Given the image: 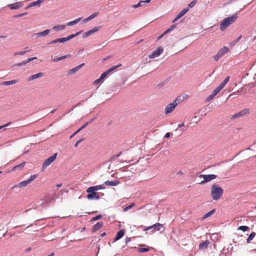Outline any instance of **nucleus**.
I'll list each match as a JSON object with an SVG mask.
<instances>
[{
  "instance_id": "nucleus-45",
  "label": "nucleus",
  "mask_w": 256,
  "mask_h": 256,
  "mask_svg": "<svg viewBox=\"0 0 256 256\" xmlns=\"http://www.w3.org/2000/svg\"><path fill=\"white\" fill-rule=\"evenodd\" d=\"M102 218V216L101 214H98L94 217H93L92 219H91V221L92 222H94V221H96L99 219H100V218Z\"/></svg>"
},
{
  "instance_id": "nucleus-30",
  "label": "nucleus",
  "mask_w": 256,
  "mask_h": 256,
  "mask_svg": "<svg viewBox=\"0 0 256 256\" xmlns=\"http://www.w3.org/2000/svg\"><path fill=\"white\" fill-rule=\"evenodd\" d=\"M66 25H58V26H54L52 27V30H55L57 31L61 30L64 28H65Z\"/></svg>"
},
{
  "instance_id": "nucleus-20",
  "label": "nucleus",
  "mask_w": 256,
  "mask_h": 256,
  "mask_svg": "<svg viewBox=\"0 0 256 256\" xmlns=\"http://www.w3.org/2000/svg\"><path fill=\"white\" fill-rule=\"evenodd\" d=\"M44 76V74L42 72H39V73L33 74V75L31 76H30L28 78V80L31 81L34 79L40 78L42 76Z\"/></svg>"
},
{
  "instance_id": "nucleus-52",
  "label": "nucleus",
  "mask_w": 256,
  "mask_h": 256,
  "mask_svg": "<svg viewBox=\"0 0 256 256\" xmlns=\"http://www.w3.org/2000/svg\"><path fill=\"white\" fill-rule=\"evenodd\" d=\"M28 13L27 12H24V13H22V14H18L16 15V16H15V17L16 18H20V17H22L26 14H27Z\"/></svg>"
},
{
  "instance_id": "nucleus-25",
  "label": "nucleus",
  "mask_w": 256,
  "mask_h": 256,
  "mask_svg": "<svg viewBox=\"0 0 256 256\" xmlns=\"http://www.w3.org/2000/svg\"><path fill=\"white\" fill-rule=\"evenodd\" d=\"M82 32V30L79 31V32H77L75 34H70V35L68 36L66 38H64V39L66 40V42L69 40H71L72 38H75L76 36H78Z\"/></svg>"
},
{
  "instance_id": "nucleus-56",
  "label": "nucleus",
  "mask_w": 256,
  "mask_h": 256,
  "mask_svg": "<svg viewBox=\"0 0 256 256\" xmlns=\"http://www.w3.org/2000/svg\"><path fill=\"white\" fill-rule=\"evenodd\" d=\"M194 120H195L196 122H198L200 121V118H198V116H194Z\"/></svg>"
},
{
  "instance_id": "nucleus-35",
  "label": "nucleus",
  "mask_w": 256,
  "mask_h": 256,
  "mask_svg": "<svg viewBox=\"0 0 256 256\" xmlns=\"http://www.w3.org/2000/svg\"><path fill=\"white\" fill-rule=\"evenodd\" d=\"M256 233L254 232H252L251 234L249 235L248 238L246 239V242L250 243L254 238L256 236Z\"/></svg>"
},
{
  "instance_id": "nucleus-64",
  "label": "nucleus",
  "mask_w": 256,
  "mask_h": 256,
  "mask_svg": "<svg viewBox=\"0 0 256 256\" xmlns=\"http://www.w3.org/2000/svg\"><path fill=\"white\" fill-rule=\"evenodd\" d=\"M177 174H180L182 175V174H183V172H182V171H179V172L177 173Z\"/></svg>"
},
{
  "instance_id": "nucleus-18",
  "label": "nucleus",
  "mask_w": 256,
  "mask_h": 256,
  "mask_svg": "<svg viewBox=\"0 0 256 256\" xmlns=\"http://www.w3.org/2000/svg\"><path fill=\"white\" fill-rule=\"evenodd\" d=\"M150 2V0H140L136 4L133 5L132 8H136L140 6H142L144 4L149 3Z\"/></svg>"
},
{
  "instance_id": "nucleus-2",
  "label": "nucleus",
  "mask_w": 256,
  "mask_h": 256,
  "mask_svg": "<svg viewBox=\"0 0 256 256\" xmlns=\"http://www.w3.org/2000/svg\"><path fill=\"white\" fill-rule=\"evenodd\" d=\"M237 18L236 15H233L225 18L220 24V30L222 31L224 30L230 24L234 22Z\"/></svg>"
},
{
  "instance_id": "nucleus-8",
  "label": "nucleus",
  "mask_w": 256,
  "mask_h": 256,
  "mask_svg": "<svg viewBox=\"0 0 256 256\" xmlns=\"http://www.w3.org/2000/svg\"><path fill=\"white\" fill-rule=\"evenodd\" d=\"M176 106V99L172 103L168 104L165 108V114H168L170 113Z\"/></svg>"
},
{
  "instance_id": "nucleus-9",
  "label": "nucleus",
  "mask_w": 256,
  "mask_h": 256,
  "mask_svg": "<svg viewBox=\"0 0 256 256\" xmlns=\"http://www.w3.org/2000/svg\"><path fill=\"white\" fill-rule=\"evenodd\" d=\"M163 52V48H158L152 52L149 56L150 58H154L158 56Z\"/></svg>"
},
{
  "instance_id": "nucleus-53",
  "label": "nucleus",
  "mask_w": 256,
  "mask_h": 256,
  "mask_svg": "<svg viewBox=\"0 0 256 256\" xmlns=\"http://www.w3.org/2000/svg\"><path fill=\"white\" fill-rule=\"evenodd\" d=\"M215 96L212 94H210L206 98V100H212Z\"/></svg>"
},
{
  "instance_id": "nucleus-26",
  "label": "nucleus",
  "mask_w": 256,
  "mask_h": 256,
  "mask_svg": "<svg viewBox=\"0 0 256 256\" xmlns=\"http://www.w3.org/2000/svg\"><path fill=\"white\" fill-rule=\"evenodd\" d=\"M153 227L154 230H152V231H158L160 230L163 228V226L160 223H156L153 224Z\"/></svg>"
},
{
  "instance_id": "nucleus-41",
  "label": "nucleus",
  "mask_w": 256,
  "mask_h": 256,
  "mask_svg": "<svg viewBox=\"0 0 256 256\" xmlns=\"http://www.w3.org/2000/svg\"><path fill=\"white\" fill-rule=\"evenodd\" d=\"M93 120H92L90 122H86V124H84L83 126H82L80 128H78L77 130H76V132H80L81 130H82V129H84V128H85L86 127V126L87 125H88L89 124H90L92 121Z\"/></svg>"
},
{
  "instance_id": "nucleus-44",
  "label": "nucleus",
  "mask_w": 256,
  "mask_h": 256,
  "mask_svg": "<svg viewBox=\"0 0 256 256\" xmlns=\"http://www.w3.org/2000/svg\"><path fill=\"white\" fill-rule=\"evenodd\" d=\"M28 62H27V60H26L22 61V62H18V63L16 64V66H24V65L26 64H28Z\"/></svg>"
},
{
  "instance_id": "nucleus-47",
  "label": "nucleus",
  "mask_w": 256,
  "mask_h": 256,
  "mask_svg": "<svg viewBox=\"0 0 256 256\" xmlns=\"http://www.w3.org/2000/svg\"><path fill=\"white\" fill-rule=\"evenodd\" d=\"M149 230H150L151 232H154V231H152V230H154V227H153V225L151 226H148L146 228H144V230L146 232V231H148Z\"/></svg>"
},
{
  "instance_id": "nucleus-58",
  "label": "nucleus",
  "mask_w": 256,
  "mask_h": 256,
  "mask_svg": "<svg viewBox=\"0 0 256 256\" xmlns=\"http://www.w3.org/2000/svg\"><path fill=\"white\" fill-rule=\"evenodd\" d=\"M165 138H168L170 136V133L169 132H167L166 134H165Z\"/></svg>"
},
{
  "instance_id": "nucleus-38",
  "label": "nucleus",
  "mask_w": 256,
  "mask_h": 256,
  "mask_svg": "<svg viewBox=\"0 0 256 256\" xmlns=\"http://www.w3.org/2000/svg\"><path fill=\"white\" fill-rule=\"evenodd\" d=\"M197 2V0H193L192 2H191L188 5V6L187 8H188V10L193 8L194 5L196 4Z\"/></svg>"
},
{
  "instance_id": "nucleus-62",
  "label": "nucleus",
  "mask_w": 256,
  "mask_h": 256,
  "mask_svg": "<svg viewBox=\"0 0 256 256\" xmlns=\"http://www.w3.org/2000/svg\"><path fill=\"white\" fill-rule=\"evenodd\" d=\"M62 186V184H58L56 185V187H57V188H60V187H61V186Z\"/></svg>"
},
{
  "instance_id": "nucleus-50",
  "label": "nucleus",
  "mask_w": 256,
  "mask_h": 256,
  "mask_svg": "<svg viewBox=\"0 0 256 256\" xmlns=\"http://www.w3.org/2000/svg\"><path fill=\"white\" fill-rule=\"evenodd\" d=\"M148 250V248H138V252H146Z\"/></svg>"
},
{
  "instance_id": "nucleus-28",
  "label": "nucleus",
  "mask_w": 256,
  "mask_h": 256,
  "mask_svg": "<svg viewBox=\"0 0 256 256\" xmlns=\"http://www.w3.org/2000/svg\"><path fill=\"white\" fill-rule=\"evenodd\" d=\"M25 164H26V162H22L21 164H18V165L16 166H14L12 168V170H20L24 166Z\"/></svg>"
},
{
  "instance_id": "nucleus-11",
  "label": "nucleus",
  "mask_w": 256,
  "mask_h": 256,
  "mask_svg": "<svg viewBox=\"0 0 256 256\" xmlns=\"http://www.w3.org/2000/svg\"><path fill=\"white\" fill-rule=\"evenodd\" d=\"M88 193H89L87 195V198L88 200H98L100 198L99 195L98 193L94 192H87Z\"/></svg>"
},
{
  "instance_id": "nucleus-19",
  "label": "nucleus",
  "mask_w": 256,
  "mask_h": 256,
  "mask_svg": "<svg viewBox=\"0 0 256 256\" xmlns=\"http://www.w3.org/2000/svg\"><path fill=\"white\" fill-rule=\"evenodd\" d=\"M103 226V222H98L96 224H95L92 228V232H94L97 230H98L99 229H100L101 228H102Z\"/></svg>"
},
{
  "instance_id": "nucleus-4",
  "label": "nucleus",
  "mask_w": 256,
  "mask_h": 256,
  "mask_svg": "<svg viewBox=\"0 0 256 256\" xmlns=\"http://www.w3.org/2000/svg\"><path fill=\"white\" fill-rule=\"evenodd\" d=\"M229 52L230 49L228 48L226 46H224L223 48H220L217 54L213 56L214 60V61H218L224 54L228 52Z\"/></svg>"
},
{
  "instance_id": "nucleus-48",
  "label": "nucleus",
  "mask_w": 256,
  "mask_h": 256,
  "mask_svg": "<svg viewBox=\"0 0 256 256\" xmlns=\"http://www.w3.org/2000/svg\"><path fill=\"white\" fill-rule=\"evenodd\" d=\"M101 26H95L94 28L92 29V33H94L96 32H98L100 28H101Z\"/></svg>"
},
{
  "instance_id": "nucleus-17",
  "label": "nucleus",
  "mask_w": 256,
  "mask_h": 256,
  "mask_svg": "<svg viewBox=\"0 0 256 256\" xmlns=\"http://www.w3.org/2000/svg\"><path fill=\"white\" fill-rule=\"evenodd\" d=\"M210 242L208 240H206V241H204L202 242H201L199 244V248L201 250H205L207 248L208 244H210Z\"/></svg>"
},
{
  "instance_id": "nucleus-3",
  "label": "nucleus",
  "mask_w": 256,
  "mask_h": 256,
  "mask_svg": "<svg viewBox=\"0 0 256 256\" xmlns=\"http://www.w3.org/2000/svg\"><path fill=\"white\" fill-rule=\"evenodd\" d=\"M38 175L34 174L32 175L30 178L26 180H24L20 183L16 184L12 188L14 189L16 188H20L26 186L28 184H30L32 181L34 180L36 178Z\"/></svg>"
},
{
  "instance_id": "nucleus-51",
  "label": "nucleus",
  "mask_w": 256,
  "mask_h": 256,
  "mask_svg": "<svg viewBox=\"0 0 256 256\" xmlns=\"http://www.w3.org/2000/svg\"><path fill=\"white\" fill-rule=\"evenodd\" d=\"M83 138H81L79 140H78L74 144V147H77L78 145L79 144H80L82 140H83Z\"/></svg>"
},
{
  "instance_id": "nucleus-34",
  "label": "nucleus",
  "mask_w": 256,
  "mask_h": 256,
  "mask_svg": "<svg viewBox=\"0 0 256 256\" xmlns=\"http://www.w3.org/2000/svg\"><path fill=\"white\" fill-rule=\"evenodd\" d=\"M230 77L227 76L226 78L218 86L222 89L226 84H227V82L229 81Z\"/></svg>"
},
{
  "instance_id": "nucleus-5",
  "label": "nucleus",
  "mask_w": 256,
  "mask_h": 256,
  "mask_svg": "<svg viewBox=\"0 0 256 256\" xmlns=\"http://www.w3.org/2000/svg\"><path fill=\"white\" fill-rule=\"evenodd\" d=\"M200 178H202L204 180H202L200 184H204L205 183L208 182L210 180L215 179L216 178V176L213 174H200L199 176Z\"/></svg>"
},
{
  "instance_id": "nucleus-1",
  "label": "nucleus",
  "mask_w": 256,
  "mask_h": 256,
  "mask_svg": "<svg viewBox=\"0 0 256 256\" xmlns=\"http://www.w3.org/2000/svg\"><path fill=\"white\" fill-rule=\"evenodd\" d=\"M223 193V189L218 184H214L212 186L210 190V196L213 200H219L222 196Z\"/></svg>"
},
{
  "instance_id": "nucleus-13",
  "label": "nucleus",
  "mask_w": 256,
  "mask_h": 256,
  "mask_svg": "<svg viewBox=\"0 0 256 256\" xmlns=\"http://www.w3.org/2000/svg\"><path fill=\"white\" fill-rule=\"evenodd\" d=\"M104 187L102 185H98V186H92L89 187L86 190V192H96L99 190H102L104 188Z\"/></svg>"
},
{
  "instance_id": "nucleus-21",
  "label": "nucleus",
  "mask_w": 256,
  "mask_h": 256,
  "mask_svg": "<svg viewBox=\"0 0 256 256\" xmlns=\"http://www.w3.org/2000/svg\"><path fill=\"white\" fill-rule=\"evenodd\" d=\"M125 231L124 230H121L116 234V236L114 238V241H117L120 239L124 236Z\"/></svg>"
},
{
  "instance_id": "nucleus-16",
  "label": "nucleus",
  "mask_w": 256,
  "mask_h": 256,
  "mask_svg": "<svg viewBox=\"0 0 256 256\" xmlns=\"http://www.w3.org/2000/svg\"><path fill=\"white\" fill-rule=\"evenodd\" d=\"M23 6V4L20 2H16L12 4H10L8 5V6L11 9V10H16L18 9Z\"/></svg>"
},
{
  "instance_id": "nucleus-36",
  "label": "nucleus",
  "mask_w": 256,
  "mask_h": 256,
  "mask_svg": "<svg viewBox=\"0 0 256 256\" xmlns=\"http://www.w3.org/2000/svg\"><path fill=\"white\" fill-rule=\"evenodd\" d=\"M216 212V210L215 209H213L212 210L210 211L209 212H207L206 214L204 216H203V218H202L203 219H205L209 216H212V214H213Z\"/></svg>"
},
{
  "instance_id": "nucleus-42",
  "label": "nucleus",
  "mask_w": 256,
  "mask_h": 256,
  "mask_svg": "<svg viewBox=\"0 0 256 256\" xmlns=\"http://www.w3.org/2000/svg\"><path fill=\"white\" fill-rule=\"evenodd\" d=\"M134 206V203H132L130 205L126 206L123 209L124 212L128 211V210L131 209Z\"/></svg>"
},
{
  "instance_id": "nucleus-49",
  "label": "nucleus",
  "mask_w": 256,
  "mask_h": 256,
  "mask_svg": "<svg viewBox=\"0 0 256 256\" xmlns=\"http://www.w3.org/2000/svg\"><path fill=\"white\" fill-rule=\"evenodd\" d=\"M28 52V50H26V51H22V52H15L14 54V56H16V55H18V54H20V55H24V54H26Z\"/></svg>"
},
{
  "instance_id": "nucleus-61",
  "label": "nucleus",
  "mask_w": 256,
  "mask_h": 256,
  "mask_svg": "<svg viewBox=\"0 0 256 256\" xmlns=\"http://www.w3.org/2000/svg\"><path fill=\"white\" fill-rule=\"evenodd\" d=\"M31 250V248H27L26 250V252H28L30 251Z\"/></svg>"
},
{
  "instance_id": "nucleus-24",
  "label": "nucleus",
  "mask_w": 256,
  "mask_h": 256,
  "mask_svg": "<svg viewBox=\"0 0 256 256\" xmlns=\"http://www.w3.org/2000/svg\"><path fill=\"white\" fill-rule=\"evenodd\" d=\"M66 42V40L64 39V38H58V39L53 40L51 41L48 44H55L58 42L62 43V42Z\"/></svg>"
},
{
  "instance_id": "nucleus-27",
  "label": "nucleus",
  "mask_w": 256,
  "mask_h": 256,
  "mask_svg": "<svg viewBox=\"0 0 256 256\" xmlns=\"http://www.w3.org/2000/svg\"><path fill=\"white\" fill-rule=\"evenodd\" d=\"M188 11V8L183 9L180 13L177 14V20L184 15Z\"/></svg>"
},
{
  "instance_id": "nucleus-29",
  "label": "nucleus",
  "mask_w": 256,
  "mask_h": 256,
  "mask_svg": "<svg viewBox=\"0 0 256 256\" xmlns=\"http://www.w3.org/2000/svg\"><path fill=\"white\" fill-rule=\"evenodd\" d=\"M18 82V80H14L10 81H6L2 82V84L4 86H10L16 84Z\"/></svg>"
},
{
  "instance_id": "nucleus-40",
  "label": "nucleus",
  "mask_w": 256,
  "mask_h": 256,
  "mask_svg": "<svg viewBox=\"0 0 256 256\" xmlns=\"http://www.w3.org/2000/svg\"><path fill=\"white\" fill-rule=\"evenodd\" d=\"M93 33H92V30L84 32L83 34H82V37L84 38H86L90 36L91 34H92Z\"/></svg>"
},
{
  "instance_id": "nucleus-37",
  "label": "nucleus",
  "mask_w": 256,
  "mask_h": 256,
  "mask_svg": "<svg viewBox=\"0 0 256 256\" xmlns=\"http://www.w3.org/2000/svg\"><path fill=\"white\" fill-rule=\"evenodd\" d=\"M222 89L218 86L212 92V94L216 96Z\"/></svg>"
},
{
  "instance_id": "nucleus-63",
  "label": "nucleus",
  "mask_w": 256,
  "mask_h": 256,
  "mask_svg": "<svg viewBox=\"0 0 256 256\" xmlns=\"http://www.w3.org/2000/svg\"><path fill=\"white\" fill-rule=\"evenodd\" d=\"M56 111V109H54V110H52L50 112V113H51V114H54Z\"/></svg>"
},
{
  "instance_id": "nucleus-6",
  "label": "nucleus",
  "mask_w": 256,
  "mask_h": 256,
  "mask_svg": "<svg viewBox=\"0 0 256 256\" xmlns=\"http://www.w3.org/2000/svg\"><path fill=\"white\" fill-rule=\"evenodd\" d=\"M58 154L56 153L52 156L46 160L42 164V170L48 166H50L56 158Z\"/></svg>"
},
{
  "instance_id": "nucleus-43",
  "label": "nucleus",
  "mask_w": 256,
  "mask_h": 256,
  "mask_svg": "<svg viewBox=\"0 0 256 256\" xmlns=\"http://www.w3.org/2000/svg\"><path fill=\"white\" fill-rule=\"evenodd\" d=\"M248 229H249V228L248 226H240L238 228V230H241L243 232H246V231L248 230Z\"/></svg>"
},
{
  "instance_id": "nucleus-60",
  "label": "nucleus",
  "mask_w": 256,
  "mask_h": 256,
  "mask_svg": "<svg viewBox=\"0 0 256 256\" xmlns=\"http://www.w3.org/2000/svg\"><path fill=\"white\" fill-rule=\"evenodd\" d=\"M9 124H10V123H8V124H5V125L0 126V130L1 128H4V127H5V126H8Z\"/></svg>"
},
{
  "instance_id": "nucleus-7",
  "label": "nucleus",
  "mask_w": 256,
  "mask_h": 256,
  "mask_svg": "<svg viewBox=\"0 0 256 256\" xmlns=\"http://www.w3.org/2000/svg\"><path fill=\"white\" fill-rule=\"evenodd\" d=\"M176 28V24H172L167 30H166L163 34H162L157 38V40H160L165 35H166V36H168L169 35L172 36L171 33Z\"/></svg>"
},
{
  "instance_id": "nucleus-54",
  "label": "nucleus",
  "mask_w": 256,
  "mask_h": 256,
  "mask_svg": "<svg viewBox=\"0 0 256 256\" xmlns=\"http://www.w3.org/2000/svg\"><path fill=\"white\" fill-rule=\"evenodd\" d=\"M242 38V36H238L237 38H236L234 42H233V43L234 44H235L237 42H239V40H240V39L241 38Z\"/></svg>"
},
{
  "instance_id": "nucleus-39",
  "label": "nucleus",
  "mask_w": 256,
  "mask_h": 256,
  "mask_svg": "<svg viewBox=\"0 0 256 256\" xmlns=\"http://www.w3.org/2000/svg\"><path fill=\"white\" fill-rule=\"evenodd\" d=\"M104 78V77H102V76L101 75V76H100V77L98 79H97V80H96L95 81H94V85H97V84H98L99 83H100V82H101L102 80Z\"/></svg>"
},
{
  "instance_id": "nucleus-32",
  "label": "nucleus",
  "mask_w": 256,
  "mask_h": 256,
  "mask_svg": "<svg viewBox=\"0 0 256 256\" xmlns=\"http://www.w3.org/2000/svg\"><path fill=\"white\" fill-rule=\"evenodd\" d=\"M188 97V95L186 94H183L177 97V102L180 103L182 101H184L186 98Z\"/></svg>"
},
{
  "instance_id": "nucleus-55",
  "label": "nucleus",
  "mask_w": 256,
  "mask_h": 256,
  "mask_svg": "<svg viewBox=\"0 0 256 256\" xmlns=\"http://www.w3.org/2000/svg\"><path fill=\"white\" fill-rule=\"evenodd\" d=\"M37 58L36 57H32V58H28L27 59V62H30L34 60H36V59Z\"/></svg>"
},
{
  "instance_id": "nucleus-46",
  "label": "nucleus",
  "mask_w": 256,
  "mask_h": 256,
  "mask_svg": "<svg viewBox=\"0 0 256 256\" xmlns=\"http://www.w3.org/2000/svg\"><path fill=\"white\" fill-rule=\"evenodd\" d=\"M198 114H200L202 116H205L206 114V111L202 110H200L198 112Z\"/></svg>"
},
{
  "instance_id": "nucleus-15",
  "label": "nucleus",
  "mask_w": 256,
  "mask_h": 256,
  "mask_svg": "<svg viewBox=\"0 0 256 256\" xmlns=\"http://www.w3.org/2000/svg\"><path fill=\"white\" fill-rule=\"evenodd\" d=\"M50 32V30H45L38 32L36 33L33 34V36H36V37H40V36H44L46 35H48Z\"/></svg>"
},
{
  "instance_id": "nucleus-10",
  "label": "nucleus",
  "mask_w": 256,
  "mask_h": 256,
  "mask_svg": "<svg viewBox=\"0 0 256 256\" xmlns=\"http://www.w3.org/2000/svg\"><path fill=\"white\" fill-rule=\"evenodd\" d=\"M122 66V64H120L118 65L114 66L107 70L106 71L104 72L101 75L102 76V77H104V78H106L108 74H109L110 73L114 70L117 68L120 67Z\"/></svg>"
},
{
  "instance_id": "nucleus-33",
  "label": "nucleus",
  "mask_w": 256,
  "mask_h": 256,
  "mask_svg": "<svg viewBox=\"0 0 256 256\" xmlns=\"http://www.w3.org/2000/svg\"><path fill=\"white\" fill-rule=\"evenodd\" d=\"M81 19H82V18H80L76 19L75 20H74L73 21L67 23L66 26H74V25L76 24L77 23H78L81 20Z\"/></svg>"
},
{
  "instance_id": "nucleus-12",
  "label": "nucleus",
  "mask_w": 256,
  "mask_h": 256,
  "mask_svg": "<svg viewBox=\"0 0 256 256\" xmlns=\"http://www.w3.org/2000/svg\"><path fill=\"white\" fill-rule=\"evenodd\" d=\"M248 112H249V110L248 109H244V110H242V111L232 116L231 118L234 119L238 117L244 116L248 114Z\"/></svg>"
},
{
  "instance_id": "nucleus-23",
  "label": "nucleus",
  "mask_w": 256,
  "mask_h": 256,
  "mask_svg": "<svg viewBox=\"0 0 256 256\" xmlns=\"http://www.w3.org/2000/svg\"><path fill=\"white\" fill-rule=\"evenodd\" d=\"M119 183V182L118 180H114V181H106L104 182V184L106 186H117Z\"/></svg>"
},
{
  "instance_id": "nucleus-14",
  "label": "nucleus",
  "mask_w": 256,
  "mask_h": 256,
  "mask_svg": "<svg viewBox=\"0 0 256 256\" xmlns=\"http://www.w3.org/2000/svg\"><path fill=\"white\" fill-rule=\"evenodd\" d=\"M84 63L81 64H79L78 66H76V67L72 68L70 69L68 72V74H73L74 73H76V72H78L80 69L84 66Z\"/></svg>"
},
{
  "instance_id": "nucleus-59",
  "label": "nucleus",
  "mask_w": 256,
  "mask_h": 256,
  "mask_svg": "<svg viewBox=\"0 0 256 256\" xmlns=\"http://www.w3.org/2000/svg\"><path fill=\"white\" fill-rule=\"evenodd\" d=\"M184 126V123H182V124H178V128H182V126Z\"/></svg>"
},
{
  "instance_id": "nucleus-57",
  "label": "nucleus",
  "mask_w": 256,
  "mask_h": 256,
  "mask_svg": "<svg viewBox=\"0 0 256 256\" xmlns=\"http://www.w3.org/2000/svg\"><path fill=\"white\" fill-rule=\"evenodd\" d=\"M187 129V128L186 127H184L182 128V130H179V134L180 135L182 134V132L183 131H185Z\"/></svg>"
},
{
  "instance_id": "nucleus-22",
  "label": "nucleus",
  "mask_w": 256,
  "mask_h": 256,
  "mask_svg": "<svg viewBox=\"0 0 256 256\" xmlns=\"http://www.w3.org/2000/svg\"><path fill=\"white\" fill-rule=\"evenodd\" d=\"M98 14V12H95L93 14H90L89 16H88V18H84L83 21H82V23H86V22H87L93 19L95 17H96Z\"/></svg>"
},
{
  "instance_id": "nucleus-31",
  "label": "nucleus",
  "mask_w": 256,
  "mask_h": 256,
  "mask_svg": "<svg viewBox=\"0 0 256 256\" xmlns=\"http://www.w3.org/2000/svg\"><path fill=\"white\" fill-rule=\"evenodd\" d=\"M70 56V54H68L65 55V56H60V57H58V58H55L52 60V61L54 62H57L58 61H60V60H64L66 58H68Z\"/></svg>"
}]
</instances>
